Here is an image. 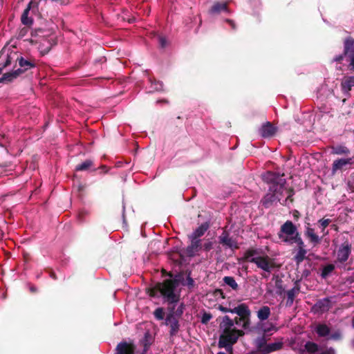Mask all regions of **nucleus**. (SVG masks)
<instances>
[{"instance_id":"obj_1","label":"nucleus","mask_w":354,"mask_h":354,"mask_svg":"<svg viewBox=\"0 0 354 354\" xmlns=\"http://www.w3.org/2000/svg\"><path fill=\"white\" fill-rule=\"evenodd\" d=\"M219 330L218 347L224 348L227 351L232 352L233 344L237 342L239 337L244 335V333L241 330L236 329L234 320L227 315L223 317L219 325Z\"/></svg>"},{"instance_id":"obj_2","label":"nucleus","mask_w":354,"mask_h":354,"mask_svg":"<svg viewBox=\"0 0 354 354\" xmlns=\"http://www.w3.org/2000/svg\"><path fill=\"white\" fill-rule=\"evenodd\" d=\"M266 180L271 184V191L274 192L275 196H278V201L280 202L285 198V202L290 200L291 196L293 195V191L291 189L287 188L286 185V179L283 176H279L273 172H268L265 176Z\"/></svg>"},{"instance_id":"obj_3","label":"nucleus","mask_w":354,"mask_h":354,"mask_svg":"<svg viewBox=\"0 0 354 354\" xmlns=\"http://www.w3.org/2000/svg\"><path fill=\"white\" fill-rule=\"evenodd\" d=\"M178 285V279H166L162 283H157L154 288L151 290V295L154 296L155 291H158L168 303H176L180 297V292L177 288Z\"/></svg>"},{"instance_id":"obj_4","label":"nucleus","mask_w":354,"mask_h":354,"mask_svg":"<svg viewBox=\"0 0 354 354\" xmlns=\"http://www.w3.org/2000/svg\"><path fill=\"white\" fill-rule=\"evenodd\" d=\"M244 258L254 263L259 269L270 274L274 268V259L268 255H261L257 250H248L244 254Z\"/></svg>"},{"instance_id":"obj_5","label":"nucleus","mask_w":354,"mask_h":354,"mask_svg":"<svg viewBox=\"0 0 354 354\" xmlns=\"http://www.w3.org/2000/svg\"><path fill=\"white\" fill-rule=\"evenodd\" d=\"M233 313L239 316L234 320L237 325L241 326L244 329H248L250 327L251 312L246 304H241L233 308Z\"/></svg>"},{"instance_id":"obj_6","label":"nucleus","mask_w":354,"mask_h":354,"mask_svg":"<svg viewBox=\"0 0 354 354\" xmlns=\"http://www.w3.org/2000/svg\"><path fill=\"white\" fill-rule=\"evenodd\" d=\"M19 65L21 68H18L12 72L5 73L3 77L0 79L1 82H11L12 80L17 78L21 74H22L24 71L34 66V64L24 59L23 57H21L19 59Z\"/></svg>"},{"instance_id":"obj_7","label":"nucleus","mask_w":354,"mask_h":354,"mask_svg":"<svg viewBox=\"0 0 354 354\" xmlns=\"http://www.w3.org/2000/svg\"><path fill=\"white\" fill-rule=\"evenodd\" d=\"M297 234H299L296 226L290 221H287L281 227L279 233V239L289 243L295 238Z\"/></svg>"},{"instance_id":"obj_8","label":"nucleus","mask_w":354,"mask_h":354,"mask_svg":"<svg viewBox=\"0 0 354 354\" xmlns=\"http://www.w3.org/2000/svg\"><path fill=\"white\" fill-rule=\"evenodd\" d=\"M344 55L348 57L351 69L354 70V39L352 37L344 41Z\"/></svg>"},{"instance_id":"obj_9","label":"nucleus","mask_w":354,"mask_h":354,"mask_svg":"<svg viewBox=\"0 0 354 354\" xmlns=\"http://www.w3.org/2000/svg\"><path fill=\"white\" fill-rule=\"evenodd\" d=\"M351 252V245L348 242L343 243L337 250V262L344 263L346 262Z\"/></svg>"},{"instance_id":"obj_10","label":"nucleus","mask_w":354,"mask_h":354,"mask_svg":"<svg viewBox=\"0 0 354 354\" xmlns=\"http://www.w3.org/2000/svg\"><path fill=\"white\" fill-rule=\"evenodd\" d=\"M218 240L219 243L225 248H229L232 250L239 248L237 241L232 237L230 236L229 233L226 231H223L218 236Z\"/></svg>"},{"instance_id":"obj_11","label":"nucleus","mask_w":354,"mask_h":354,"mask_svg":"<svg viewBox=\"0 0 354 354\" xmlns=\"http://www.w3.org/2000/svg\"><path fill=\"white\" fill-rule=\"evenodd\" d=\"M135 346L131 343L122 342L119 343L115 348V354H134Z\"/></svg>"},{"instance_id":"obj_12","label":"nucleus","mask_w":354,"mask_h":354,"mask_svg":"<svg viewBox=\"0 0 354 354\" xmlns=\"http://www.w3.org/2000/svg\"><path fill=\"white\" fill-rule=\"evenodd\" d=\"M304 235L314 245H316L321 242L322 239L315 233V229L311 227L309 224H308L305 227Z\"/></svg>"},{"instance_id":"obj_13","label":"nucleus","mask_w":354,"mask_h":354,"mask_svg":"<svg viewBox=\"0 0 354 354\" xmlns=\"http://www.w3.org/2000/svg\"><path fill=\"white\" fill-rule=\"evenodd\" d=\"M277 132V129L270 122L263 124L259 129V133L263 138L273 136Z\"/></svg>"},{"instance_id":"obj_14","label":"nucleus","mask_w":354,"mask_h":354,"mask_svg":"<svg viewBox=\"0 0 354 354\" xmlns=\"http://www.w3.org/2000/svg\"><path fill=\"white\" fill-rule=\"evenodd\" d=\"M353 162L352 158H340L335 160L332 165V174L334 175L338 171L342 169L347 165H351Z\"/></svg>"},{"instance_id":"obj_15","label":"nucleus","mask_w":354,"mask_h":354,"mask_svg":"<svg viewBox=\"0 0 354 354\" xmlns=\"http://www.w3.org/2000/svg\"><path fill=\"white\" fill-rule=\"evenodd\" d=\"M190 239L191 244L187 248L186 253L189 257H194L202 248V245L200 239Z\"/></svg>"},{"instance_id":"obj_16","label":"nucleus","mask_w":354,"mask_h":354,"mask_svg":"<svg viewBox=\"0 0 354 354\" xmlns=\"http://www.w3.org/2000/svg\"><path fill=\"white\" fill-rule=\"evenodd\" d=\"M165 324L170 326V334L171 335H175L178 332L179 328L178 322L172 313L167 315Z\"/></svg>"},{"instance_id":"obj_17","label":"nucleus","mask_w":354,"mask_h":354,"mask_svg":"<svg viewBox=\"0 0 354 354\" xmlns=\"http://www.w3.org/2000/svg\"><path fill=\"white\" fill-rule=\"evenodd\" d=\"M261 202L266 207H269L279 201H278V196H275L274 192H272L270 187L268 194L264 196Z\"/></svg>"},{"instance_id":"obj_18","label":"nucleus","mask_w":354,"mask_h":354,"mask_svg":"<svg viewBox=\"0 0 354 354\" xmlns=\"http://www.w3.org/2000/svg\"><path fill=\"white\" fill-rule=\"evenodd\" d=\"M209 225L207 223L201 224L197 227L193 233L190 235V239H199L198 238L203 236L205 232L208 230Z\"/></svg>"},{"instance_id":"obj_19","label":"nucleus","mask_w":354,"mask_h":354,"mask_svg":"<svg viewBox=\"0 0 354 354\" xmlns=\"http://www.w3.org/2000/svg\"><path fill=\"white\" fill-rule=\"evenodd\" d=\"M32 4V1L28 4L26 8L24 10L22 15H21V22L23 23V24L26 25V26H30L32 23V18L28 17V14L31 9Z\"/></svg>"},{"instance_id":"obj_20","label":"nucleus","mask_w":354,"mask_h":354,"mask_svg":"<svg viewBox=\"0 0 354 354\" xmlns=\"http://www.w3.org/2000/svg\"><path fill=\"white\" fill-rule=\"evenodd\" d=\"M270 315V309L267 306H264L261 307L257 311V317L261 321L267 319L269 317Z\"/></svg>"},{"instance_id":"obj_21","label":"nucleus","mask_w":354,"mask_h":354,"mask_svg":"<svg viewBox=\"0 0 354 354\" xmlns=\"http://www.w3.org/2000/svg\"><path fill=\"white\" fill-rule=\"evenodd\" d=\"M353 86H354V77H348L343 80L342 82L343 91L348 92Z\"/></svg>"},{"instance_id":"obj_22","label":"nucleus","mask_w":354,"mask_h":354,"mask_svg":"<svg viewBox=\"0 0 354 354\" xmlns=\"http://www.w3.org/2000/svg\"><path fill=\"white\" fill-rule=\"evenodd\" d=\"M299 288L298 286H295L292 289L287 292V304L291 306L294 301L295 296L299 293Z\"/></svg>"},{"instance_id":"obj_23","label":"nucleus","mask_w":354,"mask_h":354,"mask_svg":"<svg viewBox=\"0 0 354 354\" xmlns=\"http://www.w3.org/2000/svg\"><path fill=\"white\" fill-rule=\"evenodd\" d=\"M283 344L281 342H274L271 344H267L266 349L263 354H268L273 351H278L281 348Z\"/></svg>"},{"instance_id":"obj_24","label":"nucleus","mask_w":354,"mask_h":354,"mask_svg":"<svg viewBox=\"0 0 354 354\" xmlns=\"http://www.w3.org/2000/svg\"><path fill=\"white\" fill-rule=\"evenodd\" d=\"M350 153L349 149L343 145H337L332 147V153L336 155H347Z\"/></svg>"},{"instance_id":"obj_25","label":"nucleus","mask_w":354,"mask_h":354,"mask_svg":"<svg viewBox=\"0 0 354 354\" xmlns=\"http://www.w3.org/2000/svg\"><path fill=\"white\" fill-rule=\"evenodd\" d=\"M266 345V340L264 337H259L255 340V346L257 347V349L258 352L261 353V354H263V353L264 352Z\"/></svg>"},{"instance_id":"obj_26","label":"nucleus","mask_w":354,"mask_h":354,"mask_svg":"<svg viewBox=\"0 0 354 354\" xmlns=\"http://www.w3.org/2000/svg\"><path fill=\"white\" fill-rule=\"evenodd\" d=\"M227 3H216L213 5L210 12L212 13H219L222 11H227Z\"/></svg>"},{"instance_id":"obj_27","label":"nucleus","mask_w":354,"mask_h":354,"mask_svg":"<svg viewBox=\"0 0 354 354\" xmlns=\"http://www.w3.org/2000/svg\"><path fill=\"white\" fill-rule=\"evenodd\" d=\"M307 250L306 249H297V252L294 259L297 265L300 264L306 258Z\"/></svg>"},{"instance_id":"obj_28","label":"nucleus","mask_w":354,"mask_h":354,"mask_svg":"<svg viewBox=\"0 0 354 354\" xmlns=\"http://www.w3.org/2000/svg\"><path fill=\"white\" fill-rule=\"evenodd\" d=\"M223 281L234 290H237L239 288L237 283L232 277H225L223 278Z\"/></svg>"},{"instance_id":"obj_29","label":"nucleus","mask_w":354,"mask_h":354,"mask_svg":"<svg viewBox=\"0 0 354 354\" xmlns=\"http://www.w3.org/2000/svg\"><path fill=\"white\" fill-rule=\"evenodd\" d=\"M93 165V162L91 160H86L81 164L76 166L77 171H86L88 170Z\"/></svg>"},{"instance_id":"obj_30","label":"nucleus","mask_w":354,"mask_h":354,"mask_svg":"<svg viewBox=\"0 0 354 354\" xmlns=\"http://www.w3.org/2000/svg\"><path fill=\"white\" fill-rule=\"evenodd\" d=\"M316 331L319 336H326L329 334L330 330L326 325L321 324L317 326Z\"/></svg>"},{"instance_id":"obj_31","label":"nucleus","mask_w":354,"mask_h":354,"mask_svg":"<svg viewBox=\"0 0 354 354\" xmlns=\"http://www.w3.org/2000/svg\"><path fill=\"white\" fill-rule=\"evenodd\" d=\"M331 220L329 218H322L318 221V223L319 225V227L322 229V232H324V235L328 234V232H325V229L328 226L330 223Z\"/></svg>"},{"instance_id":"obj_32","label":"nucleus","mask_w":354,"mask_h":354,"mask_svg":"<svg viewBox=\"0 0 354 354\" xmlns=\"http://www.w3.org/2000/svg\"><path fill=\"white\" fill-rule=\"evenodd\" d=\"M317 306L322 310H327L330 308V301L328 299L320 300L317 303Z\"/></svg>"},{"instance_id":"obj_33","label":"nucleus","mask_w":354,"mask_h":354,"mask_svg":"<svg viewBox=\"0 0 354 354\" xmlns=\"http://www.w3.org/2000/svg\"><path fill=\"white\" fill-rule=\"evenodd\" d=\"M305 348L310 354L315 353L318 351V346L313 342H307L305 345Z\"/></svg>"},{"instance_id":"obj_34","label":"nucleus","mask_w":354,"mask_h":354,"mask_svg":"<svg viewBox=\"0 0 354 354\" xmlns=\"http://www.w3.org/2000/svg\"><path fill=\"white\" fill-rule=\"evenodd\" d=\"M290 243H296L298 245V249H305V245L299 234L295 236V238L291 240Z\"/></svg>"},{"instance_id":"obj_35","label":"nucleus","mask_w":354,"mask_h":354,"mask_svg":"<svg viewBox=\"0 0 354 354\" xmlns=\"http://www.w3.org/2000/svg\"><path fill=\"white\" fill-rule=\"evenodd\" d=\"M334 269L335 266L333 264H328L322 270V277L326 278L330 272L333 271Z\"/></svg>"},{"instance_id":"obj_36","label":"nucleus","mask_w":354,"mask_h":354,"mask_svg":"<svg viewBox=\"0 0 354 354\" xmlns=\"http://www.w3.org/2000/svg\"><path fill=\"white\" fill-rule=\"evenodd\" d=\"M154 317L158 319L162 320L164 318L165 312L162 308H158L153 313Z\"/></svg>"},{"instance_id":"obj_37","label":"nucleus","mask_w":354,"mask_h":354,"mask_svg":"<svg viewBox=\"0 0 354 354\" xmlns=\"http://www.w3.org/2000/svg\"><path fill=\"white\" fill-rule=\"evenodd\" d=\"M212 315L210 313H205L201 317V322L203 324H207L211 319Z\"/></svg>"},{"instance_id":"obj_38","label":"nucleus","mask_w":354,"mask_h":354,"mask_svg":"<svg viewBox=\"0 0 354 354\" xmlns=\"http://www.w3.org/2000/svg\"><path fill=\"white\" fill-rule=\"evenodd\" d=\"M212 246H213V243L210 241H208L203 244V248L204 250L209 251L212 248Z\"/></svg>"},{"instance_id":"obj_39","label":"nucleus","mask_w":354,"mask_h":354,"mask_svg":"<svg viewBox=\"0 0 354 354\" xmlns=\"http://www.w3.org/2000/svg\"><path fill=\"white\" fill-rule=\"evenodd\" d=\"M272 330H277V329L273 326H263V331L265 334H268Z\"/></svg>"},{"instance_id":"obj_40","label":"nucleus","mask_w":354,"mask_h":354,"mask_svg":"<svg viewBox=\"0 0 354 354\" xmlns=\"http://www.w3.org/2000/svg\"><path fill=\"white\" fill-rule=\"evenodd\" d=\"M218 309L223 313H233V308L224 307L223 306H219Z\"/></svg>"},{"instance_id":"obj_41","label":"nucleus","mask_w":354,"mask_h":354,"mask_svg":"<svg viewBox=\"0 0 354 354\" xmlns=\"http://www.w3.org/2000/svg\"><path fill=\"white\" fill-rule=\"evenodd\" d=\"M340 337H341V334L339 332H336V333L330 335L328 338L331 339L337 340V339H340Z\"/></svg>"},{"instance_id":"obj_42","label":"nucleus","mask_w":354,"mask_h":354,"mask_svg":"<svg viewBox=\"0 0 354 354\" xmlns=\"http://www.w3.org/2000/svg\"><path fill=\"white\" fill-rule=\"evenodd\" d=\"M27 32H28L27 28H22L19 33V37H23L24 36H25L26 35Z\"/></svg>"},{"instance_id":"obj_43","label":"nucleus","mask_w":354,"mask_h":354,"mask_svg":"<svg viewBox=\"0 0 354 354\" xmlns=\"http://www.w3.org/2000/svg\"><path fill=\"white\" fill-rule=\"evenodd\" d=\"M277 286L279 288V290L277 291V292L279 295H281L283 292V289L281 288V281H277Z\"/></svg>"},{"instance_id":"obj_44","label":"nucleus","mask_w":354,"mask_h":354,"mask_svg":"<svg viewBox=\"0 0 354 354\" xmlns=\"http://www.w3.org/2000/svg\"><path fill=\"white\" fill-rule=\"evenodd\" d=\"M159 43L161 47L164 48L166 46V39L163 37H159Z\"/></svg>"},{"instance_id":"obj_45","label":"nucleus","mask_w":354,"mask_h":354,"mask_svg":"<svg viewBox=\"0 0 354 354\" xmlns=\"http://www.w3.org/2000/svg\"><path fill=\"white\" fill-rule=\"evenodd\" d=\"M344 57H346V55H344V53L342 54V55H340L339 56H337L334 58V61L335 62H341Z\"/></svg>"},{"instance_id":"obj_46","label":"nucleus","mask_w":354,"mask_h":354,"mask_svg":"<svg viewBox=\"0 0 354 354\" xmlns=\"http://www.w3.org/2000/svg\"><path fill=\"white\" fill-rule=\"evenodd\" d=\"M319 354H335V351L333 348H329L325 351L322 352Z\"/></svg>"},{"instance_id":"obj_47","label":"nucleus","mask_w":354,"mask_h":354,"mask_svg":"<svg viewBox=\"0 0 354 354\" xmlns=\"http://www.w3.org/2000/svg\"><path fill=\"white\" fill-rule=\"evenodd\" d=\"M226 21L230 24V26H232V28L233 29H235V28H236V27H235V24H234V22L232 20H231V19H227V20H226Z\"/></svg>"},{"instance_id":"obj_48","label":"nucleus","mask_w":354,"mask_h":354,"mask_svg":"<svg viewBox=\"0 0 354 354\" xmlns=\"http://www.w3.org/2000/svg\"><path fill=\"white\" fill-rule=\"evenodd\" d=\"M162 84H160V83H158V84H157V86H156V88H155V89H156V91L162 90Z\"/></svg>"},{"instance_id":"obj_49","label":"nucleus","mask_w":354,"mask_h":354,"mask_svg":"<svg viewBox=\"0 0 354 354\" xmlns=\"http://www.w3.org/2000/svg\"><path fill=\"white\" fill-rule=\"evenodd\" d=\"M188 286H192L194 284V281L192 279H188Z\"/></svg>"},{"instance_id":"obj_50","label":"nucleus","mask_w":354,"mask_h":354,"mask_svg":"<svg viewBox=\"0 0 354 354\" xmlns=\"http://www.w3.org/2000/svg\"><path fill=\"white\" fill-rule=\"evenodd\" d=\"M248 354H261V353H259L258 351H257L250 352Z\"/></svg>"},{"instance_id":"obj_51","label":"nucleus","mask_w":354,"mask_h":354,"mask_svg":"<svg viewBox=\"0 0 354 354\" xmlns=\"http://www.w3.org/2000/svg\"><path fill=\"white\" fill-rule=\"evenodd\" d=\"M352 326L354 328V317L353 318V320H352Z\"/></svg>"},{"instance_id":"obj_52","label":"nucleus","mask_w":354,"mask_h":354,"mask_svg":"<svg viewBox=\"0 0 354 354\" xmlns=\"http://www.w3.org/2000/svg\"><path fill=\"white\" fill-rule=\"evenodd\" d=\"M182 313H183V310H182V309H180V310L179 311L178 314H179V315H181Z\"/></svg>"},{"instance_id":"obj_53","label":"nucleus","mask_w":354,"mask_h":354,"mask_svg":"<svg viewBox=\"0 0 354 354\" xmlns=\"http://www.w3.org/2000/svg\"><path fill=\"white\" fill-rule=\"evenodd\" d=\"M217 354H225V353L223 352H218Z\"/></svg>"},{"instance_id":"obj_54","label":"nucleus","mask_w":354,"mask_h":354,"mask_svg":"<svg viewBox=\"0 0 354 354\" xmlns=\"http://www.w3.org/2000/svg\"><path fill=\"white\" fill-rule=\"evenodd\" d=\"M1 72H2V69H1V68H0V74L1 73Z\"/></svg>"}]
</instances>
